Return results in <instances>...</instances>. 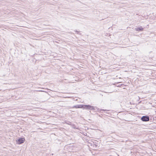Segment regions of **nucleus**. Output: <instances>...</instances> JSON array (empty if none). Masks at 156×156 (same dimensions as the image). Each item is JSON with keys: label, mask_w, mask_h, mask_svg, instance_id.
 <instances>
[{"label": "nucleus", "mask_w": 156, "mask_h": 156, "mask_svg": "<svg viewBox=\"0 0 156 156\" xmlns=\"http://www.w3.org/2000/svg\"><path fill=\"white\" fill-rule=\"evenodd\" d=\"M25 139L23 138H20L16 140L17 143L19 144H20L23 143L25 141Z\"/></svg>", "instance_id": "7ed1b4c3"}, {"label": "nucleus", "mask_w": 156, "mask_h": 156, "mask_svg": "<svg viewBox=\"0 0 156 156\" xmlns=\"http://www.w3.org/2000/svg\"><path fill=\"white\" fill-rule=\"evenodd\" d=\"M83 105H77L74 106L73 107H72V108H81L83 107Z\"/></svg>", "instance_id": "20e7f679"}, {"label": "nucleus", "mask_w": 156, "mask_h": 156, "mask_svg": "<svg viewBox=\"0 0 156 156\" xmlns=\"http://www.w3.org/2000/svg\"><path fill=\"white\" fill-rule=\"evenodd\" d=\"M144 29V28L142 27H140L138 28H135V30L137 31H142Z\"/></svg>", "instance_id": "39448f33"}, {"label": "nucleus", "mask_w": 156, "mask_h": 156, "mask_svg": "<svg viewBox=\"0 0 156 156\" xmlns=\"http://www.w3.org/2000/svg\"><path fill=\"white\" fill-rule=\"evenodd\" d=\"M141 119L143 121H148L149 120V118L148 116H144L141 117Z\"/></svg>", "instance_id": "f03ea898"}, {"label": "nucleus", "mask_w": 156, "mask_h": 156, "mask_svg": "<svg viewBox=\"0 0 156 156\" xmlns=\"http://www.w3.org/2000/svg\"><path fill=\"white\" fill-rule=\"evenodd\" d=\"M83 107L82 108L83 109H89L90 110H94V108L93 106L90 105H83Z\"/></svg>", "instance_id": "f257e3e1"}, {"label": "nucleus", "mask_w": 156, "mask_h": 156, "mask_svg": "<svg viewBox=\"0 0 156 156\" xmlns=\"http://www.w3.org/2000/svg\"><path fill=\"white\" fill-rule=\"evenodd\" d=\"M76 32H77V33H78V31H76Z\"/></svg>", "instance_id": "423d86ee"}]
</instances>
